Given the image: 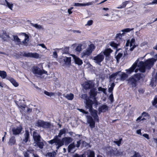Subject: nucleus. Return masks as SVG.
Listing matches in <instances>:
<instances>
[{"instance_id": "39", "label": "nucleus", "mask_w": 157, "mask_h": 157, "mask_svg": "<svg viewBox=\"0 0 157 157\" xmlns=\"http://www.w3.org/2000/svg\"><path fill=\"white\" fill-rule=\"evenodd\" d=\"M40 55L36 52L32 53V58H34L36 59H38L41 58Z\"/></svg>"}, {"instance_id": "17", "label": "nucleus", "mask_w": 157, "mask_h": 157, "mask_svg": "<svg viewBox=\"0 0 157 157\" xmlns=\"http://www.w3.org/2000/svg\"><path fill=\"white\" fill-rule=\"evenodd\" d=\"M22 34L25 36V38L24 40L21 42L22 44H23L24 45H26L27 42L29 40V36L25 33H23Z\"/></svg>"}, {"instance_id": "14", "label": "nucleus", "mask_w": 157, "mask_h": 157, "mask_svg": "<svg viewBox=\"0 0 157 157\" xmlns=\"http://www.w3.org/2000/svg\"><path fill=\"white\" fill-rule=\"evenodd\" d=\"M94 82L91 81H90L85 83L84 88L85 89L91 88L94 87Z\"/></svg>"}, {"instance_id": "60", "label": "nucleus", "mask_w": 157, "mask_h": 157, "mask_svg": "<svg viewBox=\"0 0 157 157\" xmlns=\"http://www.w3.org/2000/svg\"><path fill=\"white\" fill-rule=\"evenodd\" d=\"M81 140H79V141H77V144H76V146L77 147H79L81 144Z\"/></svg>"}, {"instance_id": "9", "label": "nucleus", "mask_w": 157, "mask_h": 157, "mask_svg": "<svg viewBox=\"0 0 157 157\" xmlns=\"http://www.w3.org/2000/svg\"><path fill=\"white\" fill-rule=\"evenodd\" d=\"M22 126L20 125L18 126H15L12 127L13 134L14 135H17L21 133L23 130Z\"/></svg>"}, {"instance_id": "4", "label": "nucleus", "mask_w": 157, "mask_h": 157, "mask_svg": "<svg viewBox=\"0 0 157 157\" xmlns=\"http://www.w3.org/2000/svg\"><path fill=\"white\" fill-rule=\"evenodd\" d=\"M33 74L37 78L40 79H43L44 77V74L48 75L47 72L43 69H41L37 66H34L32 68Z\"/></svg>"}, {"instance_id": "16", "label": "nucleus", "mask_w": 157, "mask_h": 157, "mask_svg": "<svg viewBox=\"0 0 157 157\" xmlns=\"http://www.w3.org/2000/svg\"><path fill=\"white\" fill-rule=\"evenodd\" d=\"M6 79L10 81L15 87H17L19 86L18 83L13 78L8 77Z\"/></svg>"}, {"instance_id": "22", "label": "nucleus", "mask_w": 157, "mask_h": 157, "mask_svg": "<svg viewBox=\"0 0 157 157\" xmlns=\"http://www.w3.org/2000/svg\"><path fill=\"white\" fill-rule=\"evenodd\" d=\"M13 39H12L18 45L22 44L21 42L20 39L17 36H13Z\"/></svg>"}, {"instance_id": "53", "label": "nucleus", "mask_w": 157, "mask_h": 157, "mask_svg": "<svg viewBox=\"0 0 157 157\" xmlns=\"http://www.w3.org/2000/svg\"><path fill=\"white\" fill-rule=\"evenodd\" d=\"M93 21L92 20H89L88 21L86 25H88V26H90L91 25L93 24Z\"/></svg>"}, {"instance_id": "27", "label": "nucleus", "mask_w": 157, "mask_h": 157, "mask_svg": "<svg viewBox=\"0 0 157 157\" xmlns=\"http://www.w3.org/2000/svg\"><path fill=\"white\" fill-rule=\"evenodd\" d=\"M87 157H95V154L94 151L90 150H88L86 152Z\"/></svg>"}, {"instance_id": "43", "label": "nucleus", "mask_w": 157, "mask_h": 157, "mask_svg": "<svg viewBox=\"0 0 157 157\" xmlns=\"http://www.w3.org/2000/svg\"><path fill=\"white\" fill-rule=\"evenodd\" d=\"M122 53H119L116 56V59L118 63V62L120 58L122 56Z\"/></svg>"}, {"instance_id": "61", "label": "nucleus", "mask_w": 157, "mask_h": 157, "mask_svg": "<svg viewBox=\"0 0 157 157\" xmlns=\"http://www.w3.org/2000/svg\"><path fill=\"white\" fill-rule=\"evenodd\" d=\"M128 49V48H125V52H124V56H126L128 53V52H129V50H128H128H127Z\"/></svg>"}, {"instance_id": "37", "label": "nucleus", "mask_w": 157, "mask_h": 157, "mask_svg": "<svg viewBox=\"0 0 157 157\" xmlns=\"http://www.w3.org/2000/svg\"><path fill=\"white\" fill-rule=\"evenodd\" d=\"M31 26L34 27L38 29H42V26L41 25H38L37 24H33L31 23Z\"/></svg>"}, {"instance_id": "41", "label": "nucleus", "mask_w": 157, "mask_h": 157, "mask_svg": "<svg viewBox=\"0 0 157 157\" xmlns=\"http://www.w3.org/2000/svg\"><path fill=\"white\" fill-rule=\"evenodd\" d=\"M44 93L46 95L49 97H51L55 95V93L53 92H49L46 90L44 92Z\"/></svg>"}, {"instance_id": "35", "label": "nucleus", "mask_w": 157, "mask_h": 157, "mask_svg": "<svg viewBox=\"0 0 157 157\" xmlns=\"http://www.w3.org/2000/svg\"><path fill=\"white\" fill-rule=\"evenodd\" d=\"M33 151L32 150H28L26 151L23 152V155L25 157H30L29 154L32 153Z\"/></svg>"}, {"instance_id": "13", "label": "nucleus", "mask_w": 157, "mask_h": 157, "mask_svg": "<svg viewBox=\"0 0 157 157\" xmlns=\"http://www.w3.org/2000/svg\"><path fill=\"white\" fill-rule=\"evenodd\" d=\"M86 109H89V111L93 109V101L89 99L86 101Z\"/></svg>"}, {"instance_id": "23", "label": "nucleus", "mask_w": 157, "mask_h": 157, "mask_svg": "<svg viewBox=\"0 0 157 157\" xmlns=\"http://www.w3.org/2000/svg\"><path fill=\"white\" fill-rule=\"evenodd\" d=\"M108 107L106 105H102L99 108V112H105L107 110Z\"/></svg>"}, {"instance_id": "20", "label": "nucleus", "mask_w": 157, "mask_h": 157, "mask_svg": "<svg viewBox=\"0 0 157 157\" xmlns=\"http://www.w3.org/2000/svg\"><path fill=\"white\" fill-rule=\"evenodd\" d=\"M24 136V138L23 139V141L25 142L26 143L28 141L29 137V134L28 130H25Z\"/></svg>"}, {"instance_id": "18", "label": "nucleus", "mask_w": 157, "mask_h": 157, "mask_svg": "<svg viewBox=\"0 0 157 157\" xmlns=\"http://www.w3.org/2000/svg\"><path fill=\"white\" fill-rule=\"evenodd\" d=\"M71 57H63V59L64 64L66 65H69L71 64Z\"/></svg>"}, {"instance_id": "59", "label": "nucleus", "mask_w": 157, "mask_h": 157, "mask_svg": "<svg viewBox=\"0 0 157 157\" xmlns=\"http://www.w3.org/2000/svg\"><path fill=\"white\" fill-rule=\"evenodd\" d=\"M69 51V48H66L63 51V53L67 54L68 53Z\"/></svg>"}, {"instance_id": "49", "label": "nucleus", "mask_w": 157, "mask_h": 157, "mask_svg": "<svg viewBox=\"0 0 157 157\" xmlns=\"http://www.w3.org/2000/svg\"><path fill=\"white\" fill-rule=\"evenodd\" d=\"M123 154V152L119 151H117L115 153V155L117 156H119L120 155H122Z\"/></svg>"}, {"instance_id": "8", "label": "nucleus", "mask_w": 157, "mask_h": 157, "mask_svg": "<svg viewBox=\"0 0 157 157\" xmlns=\"http://www.w3.org/2000/svg\"><path fill=\"white\" fill-rule=\"evenodd\" d=\"M129 45L130 47L129 50L132 51L135 48L138 46V45L136 44L135 39L132 38L130 40H128L126 41V47H128Z\"/></svg>"}, {"instance_id": "36", "label": "nucleus", "mask_w": 157, "mask_h": 157, "mask_svg": "<svg viewBox=\"0 0 157 157\" xmlns=\"http://www.w3.org/2000/svg\"><path fill=\"white\" fill-rule=\"evenodd\" d=\"M66 132V129L63 128L59 132L58 136H57V138H60L61 136L64 134H65Z\"/></svg>"}, {"instance_id": "56", "label": "nucleus", "mask_w": 157, "mask_h": 157, "mask_svg": "<svg viewBox=\"0 0 157 157\" xmlns=\"http://www.w3.org/2000/svg\"><path fill=\"white\" fill-rule=\"evenodd\" d=\"M78 110L80 112H82L83 113L87 114L88 113V112L85 111L84 109H78Z\"/></svg>"}, {"instance_id": "12", "label": "nucleus", "mask_w": 157, "mask_h": 157, "mask_svg": "<svg viewBox=\"0 0 157 157\" xmlns=\"http://www.w3.org/2000/svg\"><path fill=\"white\" fill-rule=\"evenodd\" d=\"M134 29V28H126L124 29L121 30V31L123 33L121 34V33H119L117 34L116 37L117 39L119 38V39H121L122 37V35H124V33H127L130 32L131 31L133 30Z\"/></svg>"}, {"instance_id": "55", "label": "nucleus", "mask_w": 157, "mask_h": 157, "mask_svg": "<svg viewBox=\"0 0 157 157\" xmlns=\"http://www.w3.org/2000/svg\"><path fill=\"white\" fill-rule=\"evenodd\" d=\"M109 9L107 8H103L102 9V12L103 13L107 12L109 10Z\"/></svg>"}, {"instance_id": "33", "label": "nucleus", "mask_w": 157, "mask_h": 157, "mask_svg": "<svg viewBox=\"0 0 157 157\" xmlns=\"http://www.w3.org/2000/svg\"><path fill=\"white\" fill-rule=\"evenodd\" d=\"M0 76L1 77L2 79L6 78L7 76L6 72L4 71L0 70Z\"/></svg>"}, {"instance_id": "3", "label": "nucleus", "mask_w": 157, "mask_h": 157, "mask_svg": "<svg viewBox=\"0 0 157 157\" xmlns=\"http://www.w3.org/2000/svg\"><path fill=\"white\" fill-rule=\"evenodd\" d=\"M90 112L94 120L92 117L90 115H86V117L87 122L89 124V126L91 128H93L95 126V121L98 122H99V117L97 114L98 111L96 110L92 109Z\"/></svg>"}, {"instance_id": "46", "label": "nucleus", "mask_w": 157, "mask_h": 157, "mask_svg": "<svg viewBox=\"0 0 157 157\" xmlns=\"http://www.w3.org/2000/svg\"><path fill=\"white\" fill-rule=\"evenodd\" d=\"M98 90L100 91H102L103 93L105 94H106V89L102 88L101 87H99L98 88Z\"/></svg>"}, {"instance_id": "7", "label": "nucleus", "mask_w": 157, "mask_h": 157, "mask_svg": "<svg viewBox=\"0 0 157 157\" xmlns=\"http://www.w3.org/2000/svg\"><path fill=\"white\" fill-rule=\"evenodd\" d=\"M95 48V46L93 44H91L88 45L87 48L83 51L82 53V57H87L91 55Z\"/></svg>"}, {"instance_id": "47", "label": "nucleus", "mask_w": 157, "mask_h": 157, "mask_svg": "<svg viewBox=\"0 0 157 157\" xmlns=\"http://www.w3.org/2000/svg\"><path fill=\"white\" fill-rule=\"evenodd\" d=\"M122 138L120 139L118 141H113V143H115L118 146H120L121 143V141L122 140Z\"/></svg>"}, {"instance_id": "28", "label": "nucleus", "mask_w": 157, "mask_h": 157, "mask_svg": "<svg viewBox=\"0 0 157 157\" xmlns=\"http://www.w3.org/2000/svg\"><path fill=\"white\" fill-rule=\"evenodd\" d=\"M119 75L120 76V79L121 81H124L125 80L128 76V75L124 73H122V74Z\"/></svg>"}, {"instance_id": "5", "label": "nucleus", "mask_w": 157, "mask_h": 157, "mask_svg": "<svg viewBox=\"0 0 157 157\" xmlns=\"http://www.w3.org/2000/svg\"><path fill=\"white\" fill-rule=\"evenodd\" d=\"M33 138L34 142L33 144L35 147H38L40 148H43L44 146L43 142L41 141L40 135L36 132L34 131L33 133Z\"/></svg>"}, {"instance_id": "40", "label": "nucleus", "mask_w": 157, "mask_h": 157, "mask_svg": "<svg viewBox=\"0 0 157 157\" xmlns=\"http://www.w3.org/2000/svg\"><path fill=\"white\" fill-rule=\"evenodd\" d=\"M155 78L153 77L152 78L151 81V85L152 86H153V84L154 83V82H155L157 79V73H156L155 75Z\"/></svg>"}, {"instance_id": "44", "label": "nucleus", "mask_w": 157, "mask_h": 157, "mask_svg": "<svg viewBox=\"0 0 157 157\" xmlns=\"http://www.w3.org/2000/svg\"><path fill=\"white\" fill-rule=\"evenodd\" d=\"M18 108L20 109V111L22 112L25 110L26 105H18Z\"/></svg>"}, {"instance_id": "10", "label": "nucleus", "mask_w": 157, "mask_h": 157, "mask_svg": "<svg viewBox=\"0 0 157 157\" xmlns=\"http://www.w3.org/2000/svg\"><path fill=\"white\" fill-rule=\"evenodd\" d=\"M104 58V56L103 55L102 52H101L99 54L94 56L93 59L96 63L100 65L101 63L103 61Z\"/></svg>"}, {"instance_id": "21", "label": "nucleus", "mask_w": 157, "mask_h": 157, "mask_svg": "<svg viewBox=\"0 0 157 157\" xmlns=\"http://www.w3.org/2000/svg\"><path fill=\"white\" fill-rule=\"evenodd\" d=\"M120 71L116 72L115 73H114L112 74L109 76V79H110V82L113 81L116 78L117 76L119 75Z\"/></svg>"}, {"instance_id": "26", "label": "nucleus", "mask_w": 157, "mask_h": 157, "mask_svg": "<svg viewBox=\"0 0 157 157\" xmlns=\"http://www.w3.org/2000/svg\"><path fill=\"white\" fill-rule=\"evenodd\" d=\"M113 52V50L110 48H108L105 49L103 52H102L103 54V55H104L106 56H108Z\"/></svg>"}, {"instance_id": "51", "label": "nucleus", "mask_w": 157, "mask_h": 157, "mask_svg": "<svg viewBox=\"0 0 157 157\" xmlns=\"http://www.w3.org/2000/svg\"><path fill=\"white\" fill-rule=\"evenodd\" d=\"M84 3H75L74 6H76L81 7L84 6Z\"/></svg>"}, {"instance_id": "63", "label": "nucleus", "mask_w": 157, "mask_h": 157, "mask_svg": "<svg viewBox=\"0 0 157 157\" xmlns=\"http://www.w3.org/2000/svg\"><path fill=\"white\" fill-rule=\"evenodd\" d=\"M113 89V88L110 87L108 89L109 92L110 93H112Z\"/></svg>"}, {"instance_id": "34", "label": "nucleus", "mask_w": 157, "mask_h": 157, "mask_svg": "<svg viewBox=\"0 0 157 157\" xmlns=\"http://www.w3.org/2000/svg\"><path fill=\"white\" fill-rule=\"evenodd\" d=\"M6 3V6H7L11 10H13V4L12 2H8L6 0H5Z\"/></svg>"}, {"instance_id": "64", "label": "nucleus", "mask_w": 157, "mask_h": 157, "mask_svg": "<svg viewBox=\"0 0 157 157\" xmlns=\"http://www.w3.org/2000/svg\"><path fill=\"white\" fill-rule=\"evenodd\" d=\"M157 4V0H153L151 2V4Z\"/></svg>"}, {"instance_id": "32", "label": "nucleus", "mask_w": 157, "mask_h": 157, "mask_svg": "<svg viewBox=\"0 0 157 157\" xmlns=\"http://www.w3.org/2000/svg\"><path fill=\"white\" fill-rule=\"evenodd\" d=\"M56 153L55 151H53L52 152H48L46 154V156L48 157H55Z\"/></svg>"}, {"instance_id": "2", "label": "nucleus", "mask_w": 157, "mask_h": 157, "mask_svg": "<svg viewBox=\"0 0 157 157\" xmlns=\"http://www.w3.org/2000/svg\"><path fill=\"white\" fill-rule=\"evenodd\" d=\"M72 141V139L70 137H65L61 140L59 138H57V136H55L53 139L48 141V142L51 144H55V145L56 146V151L57 152V150L61 147L63 146L64 143L65 145H67L71 142Z\"/></svg>"}, {"instance_id": "29", "label": "nucleus", "mask_w": 157, "mask_h": 157, "mask_svg": "<svg viewBox=\"0 0 157 157\" xmlns=\"http://www.w3.org/2000/svg\"><path fill=\"white\" fill-rule=\"evenodd\" d=\"M3 34L1 36L4 41H6L10 37L8 35L6 32H3Z\"/></svg>"}, {"instance_id": "31", "label": "nucleus", "mask_w": 157, "mask_h": 157, "mask_svg": "<svg viewBox=\"0 0 157 157\" xmlns=\"http://www.w3.org/2000/svg\"><path fill=\"white\" fill-rule=\"evenodd\" d=\"M129 2V1H126L122 2V5L120 6H119L117 7V9H122L125 7L126 5L128 4Z\"/></svg>"}, {"instance_id": "50", "label": "nucleus", "mask_w": 157, "mask_h": 157, "mask_svg": "<svg viewBox=\"0 0 157 157\" xmlns=\"http://www.w3.org/2000/svg\"><path fill=\"white\" fill-rule=\"evenodd\" d=\"M152 105H155L157 104V96H155L154 98V101L152 102Z\"/></svg>"}, {"instance_id": "57", "label": "nucleus", "mask_w": 157, "mask_h": 157, "mask_svg": "<svg viewBox=\"0 0 157 157\" xmlns=\"http://www.w3.org/2000/svg\"><path fill=\"white\" fill-rule=\"evenodd\" d=\"M73 157H83V155H79L77 154H75Z\"/></svg>"}, {"instance_id": "11", "label": "nucleus", "mask_w": 157, "mask_h": 157, "mask_svg": "<svg viewBox=\"0 0 157 157\" xmlns=\"http://www.w3.org/2000/svg\"><path fill=\"white\" fill-rule=\"evenodd\" d=\"M51 124L50 123L45 122L41 120H39L36 123V126L42 127L44 128H48L50 127Z\"/></svg>"}, {"instance_id": "62", "label": "nucleus", "mask_w": 157, "mask_h": 157, "mask_svg": "<svg viewBox=\"0 0 157 157\" xmlns=\"http://www.w3.org/2000/svg\"><path fill=\"white\" fill-rule=\"evenodd\" d=\"M143 136L147 139H149L148 135L147 134H144Z\"/></svg>"}, {"instance_id": "45", "label": "nucleus", "mask_w": 157, "mask_h": 157, "mask_svg": "<svg viewBox=\"0 0 157 157\" xmlns=\"http://www.w3.org/2000/svg\"><path fill=\"white\" fill-rule=\"evenodd\" d=\"M82 45L81 44H79L76 48L75 50L76 51L79 52H80L82 50Z\"/></svg>"}, {"instance_id": "30", "label": "nucleus", "mask_w": 157, "mask_h": 157, "mask_svg": "<svg viewBox=\"0 0 157 157\" xmlns=\"http://www.w3.org/2000/svg\"><path fill=\"white\" fill-rule=\"evenodd\" d=\"M75 146L74 143L70 144L68 147V152H70L72 151L73 149L75 148Z\"/></svg>"}, {"instance_id": "38", "label": "nucleus", "mask_w": 157, "mask_h": 157, "mask_svg": "<svg viewBox=\"0 0 157 157\" xmlns=\"http://www.w3.org/2000/svg\"><path fill=\"white\" fill-rule=\"evenodd\" d=\"M61 49L59 48H55L53 50L54 51L53 52L52 56L53 57L55 58H57L58 57V55L57 52V50H58Z\"/></svg>"}, {"instance_id": "58", "label": "nucleus", "mask_w": 157, "mask_h": 157, "mask_svg": "<svg viewBox=\"0 0 157 157\" xmlns=\"http://www.w3.org/2000/svg\"><path fill=\"white\" fill-rule=\"evenodd\" d=\"M142 116L143 117H149V115L147 113L145 112H143L142 114Z\"/></svg>"}, {"instance_id": "6", "label": "nucleus", "mask_w": 157, "mask_h": 157, "mask_svg": "<svg viewBox=\"0 0 157 157\" xmlns=\"http://www.w3.org/2000/svg\"><path fill=\"white\" fill-rule=\"evenodd\" d=\"M143 76V74L140 73L134 75L128 79V83L132 85V87H136L137 82L141 78H142Z\"/></svg>"}, {"instance_id": "52", "label": "nucleus", "mask_w": 157, "mask_h": 157, "mask_svg": "<svg viewBox=\"0 0 157 157\" xmlns=\"http://www.w3.org/2000/svg\"><path fill=\"white\" fill-rule=\"evenodd\" d=\"M94 3V1L91 2H87L86 3H84V6H90V5H91L93 4Z\"/></svg>"}, {"instance_id": "15", "label": "nucleus", "mask_w": 157, "mask_h": 157, "mask_svg": "<svg viewBox=\"0 0 157 157\" xmlns=\"http://www.w3.org/2000/svg\"><path fill=\"white\" fill-rule=\"evenodd\" d=\"M71 56H72L76 64L78 65H81L82 63V60L77 57L75 55H71Z\"/></svg>"}, {"instance_id": "25", "label": "nucleus", "mask_w": 157, "mask_h": 157, "mask_svg": "<svg viewBox=\"0 0 157 157\" xmlns=\"http://www.w3.org/2000/svg\"><path fill=\"white\" fill-rule=\"evenodd\" d=\"M64 97L68 100H72L74 98V94L72 93L67 94L65 95V94H63Z\"/></svg>"}, {"instance_id": "1", "label": "nucleus", "mask_w": 157, "mask_h": 157, "mask_svg": "<svg viewBox=\"0 0 157 157\" xmlns=\"http://www.w3.org/2000/svg\"><path fill=\"white\" fill-rule=\"evenodd\" d=\"M156 58L157 59V55H156ZM157 59L151 58L147 60L144 62L140 61L138 63L139 60L137 59L133 64L132 67L126 70L127 73L130 74L133 72L135 69L137 67V68L135 70V71L137 72L138 70L142 73L144 72L145 69H150L152 67Z\"/></svg>"}, {"instance_id": "24", "label": "nucleus", "mask_w": 157, "mask_h": 157, "mask_svg": "<svg viewBox=\"0 0 157 157\" xmlns=\"http://www.w3.org/2000/svg\"><path fill=\"white\" fill-rule=\"evenodd\" d=\"M16 143V140L15 137L14 136H11L10 139L8 144L9 145H14Z\"/></svg>"}, {"instance_id": "19", "label": "nucleus", "mask_w": 157, "mask_h": 157, "mask_svg": "<svg viewBox=\"0 0 157 157\" xmlns=\"http://www.w3.org/2000/svg\"><path fill=\"white\" fill-rule=\"evenodd\" d=\"M90 97L91 98H94L97 94L96 89H92L90 90Z\"/></svg>"}, {"instance_id": "54", "label": "nucleus", "mask_w": 157, "mask_h": 157, "mask_svg": "<svg viewBox=\"0 0 157 157\" xmlns=\"http://www.w3.org/2000/svg\"><path fill=\"white\" fill-rule=\"evenodd\" d=\"M81 97L82 99H86V101L88 99H87V95L86 94H82Z\"/></svg>"}, {"instance_id": "48", "label": "nucleus", "mask_w": 157, "mask_h": 157, "mask_svg": "<svg viewBox=\"0 0 157 157\" xmlns=\"http://www.w3.org/2000/svg\"><path fill=\"white\" fill-rule=\"evenodd\" d=\"M110 45L111 46L113 47L114 48H117L119 44L115 43L114 42H111Z\"/></svg>"}, {"instance_id": "42", "label": "nucleus", "mask_w": 157, "mask_h": 157, "mask_svg": "<svg viewBox=\"0 0 157 157\" xmlns=\"http://www.w3.org/2000/svg\"><path fill=\"white\" fill-rule=\"evenodd\" d=\"M32 52L30 53H26L24 52L22 54L24 56L29 57L32 58Z\"/></svg>"}]
</instances>
